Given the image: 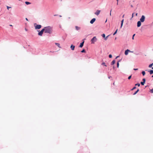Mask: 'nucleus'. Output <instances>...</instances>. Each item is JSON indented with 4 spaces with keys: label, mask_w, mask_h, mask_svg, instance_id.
Returning a JSON list of instances; mask_svg holds the SVG:
<instances>
[{
    "label": "nucleus",
    "mask_w": 153,
    "mask_h": 153,
    "mask_svg": "<svg viewBox=\"0 0 153 153\" xmlns=\"http://www.w3.org/2000/svg\"><path fill=\"white\" fill-rule=\"evenodd\" d=\"M148 72H149L150 74L151 75L153 74V70H151L150 71H149Z\"/></svg>",
    "instance_id": "nucleus-13"
},
{
    "label": "nucleus",
    "mask_w": 153,
    "mask_h": 153,
    "mask_svg": "<svg viewBox=\"0 0 153 153\" xmlns=\"http://www.w3.org/2000/svg\"><path fill=\"white\" fill-rule=\"evenodd\" d=\"M121 60H122V59H121L119 60L117 62H118V63H119V62H121Z\"/></svg>",
    "instance_id": "nucleus-39"
},
{
    "label": "nucleus",
    "mask_w": 153,
    "mask_h": 153,
    "mask_svg": "<svg viewBox=\"0 0 153 153\" xmlns=\"http://www.w3.org/2000/svg\"><path fill=\"white\" fill-rule=\"evenodd\" d=\"M114 68H115V67H114V66H113V69H114Z\"/></svg>",
    "instance_id": "nucleus-44"
},
{
    "label": "nucleus",
    "mask_w": 153,
    "mask_h": 153,
    "mask_svg": "<svg viewBox=\"0 0 153 153\" xmlns=\"http://www.w3.org/2000/svg\"><path fill=\"white\" fill-rule=\"evenodd\" d=\"M84 43V41H83L82 43H80V45H79V47H80V48L82 47V46L83 45Z\"/></svg>",
    "instance_id": "nucleus-12"
},
{
    "label": "nucleus",
    "mask_w": 153,
    "mask_h": 153,
    "mask_svg": "<svg viewBox=\"0 0 153 153\" xmlns=\"http://www.w3.org/2000/svg\"><path fill=\"white\" fill-rule=\"evenodd\" d=\"M139 90L138 89L135 92H134V93L133 94V95H135L139 91Z\"/></svg>",
    "instance_id": "nucleus-15"
},
{
    "label": "nucleus",
    "mask_w": 153,
    "mask_h": 153,
    "mask_svg": "<svg viewBox=\"0 0 153 153\" xmlns=\"http://www.w3.org/2000/svg\"><path fill=\"white\" fill-rule=\"evenodd\" d=\"M136 16H137V13H136V14H135Z\"/></svg>",
    "instance_id": "nucleus-46"
},
{
    "label": "nucleus",
    "mask_w": 153,
    "mask_h": 153,
    "mask_svg": "<svg viewBox=\"0 0 153 153\" xmlns=\"http://www.w3.org/2000/svg\"><path fill=\"white\" fill-rule=\"evenodd\" d=\"M117 2L118 1V0H116Z\"/></svg>",
    "instance_id": "nucleus-56"
},
{
    "label": "nucleus",
    "mask_w": 153,
    "mask_h": 153,
    "mask_svg": "<svg viewBox=\"0 0 153 153\" xmlns=\"http://www.w3.org/2000/svg\"><path fill=\"white\" fill-rule=\"evenodd\" d=\"M45 30V33H51L52 32V28L51 26L45 27L44 28Z\"/></svg>",
    "instance_id": "nucleus-1"
},
{
    "label": "nucleus",
    "mask_w": 153,
    "mask_h": 153,
    "mask_svg": "<svg viewBox=\"0 0 153 153\" xmlns=\"http://www.w3.org/2000/svg\"><path fill=\"white\" fill-rule=\"evenodd\" d=\"M134 13H133L132 15V17L131 18H132L133 17H134Z\"/></svg>",
    "instance_id": "nucleus-38"
},
{
    "label": "nucleus",
    "mask_w": 153,
    "mask_h": 153,
    "mask_svg": "<svg viewBox=\"0 0 153 153\" xmlns=\"http://www.w3.org/2000/svg\"><path fill=\"white\" fill-rule=\"evenodd\" d=\"M141 22H140V21H139L137 22V27H139L141 25Z\"/></svg>",
    "instance_id": "nucleus-7"
},
{
    "label": "nucleus",
    "mask_w": 153,
    "mask_h": 153,
    "mask_svg": "<svg viewBox=\"0 0 153 153\" xmlns=\"http://www.w3.org/2000/svg\"><path fill=\"white\" fill-rule=\"evenodd\" d=\"M25 3L26 4H27V5L30 4V2H28V1H26L25 2Z\"/></svg>",
    "instance_id": "nucleus-25"
},
{
    "label": "nucleus",
    "mask_w": 153,
    "mask_h": 153,
    "mask_svg": "<svg viewBox=\"0 0 153 153\" xmlns=\"http://www.w3.org/2000/svg\"><path fill=\"white\" fill-rule=\"evenodd\" d=\"M119 63H118V62H117V68L119 67Z\"/></svg>",
    "instance_id": "nucleus-28"
},
{
    "label": "nucleus",
    "mask_w": 153,
    "mask_h": 153,
    "mask_svg": "<svg viewBox=\"0 0 153 153\" xmlns=\"http://www.w3.org/2000/svg\"><path fill=\"white\" fill-rule=\"evenodd\" d=\"M124 22V19H123L122 21H121V23H123Z\"/></svg>",
    "instance_id": "nucleus-36"
},
{
    "label": "nucleus",
    "mask_w": 153,
    "mask_h": 153,
    "mask_svg": "<svg viewBox=\"0 0 153 153\" xmlns=\"http://www.w3.org/2000/svg\"><path fill=\"white\" fill-rule=\"evenodd\" d=\"M132 52V53H133V51H131V52Z\"/></svg>",
    "instance_id": "nucleus-50"
},
{
    "label": "nucleus",
    "mask_w": 153,
    "mask_h": 153,
    "mask_svg": "<svg viewBox=\"0 0 153 153\" xmlns=\"http://www.w3.org/2000/svg\"><path fill=\"white\" fill-rule=\"evenodd\" d=\"M138 69H137V68H134V69H133V70H134V71H137V70H138Z\"/></svg>",
    "instance_id": "nucleus-37"
},
{
    "label": "nucleus",
    "mask_w": 153,
    "mask_h": 153,
    "mask_svg": "<svg viewBox=\"0 0 153 153\" xmlns=\"http://www.w3.org/2000/svg\"><path fill=\"white\" fill-rule=\"evenodd\" d=\"M50 52H51V53H52V52L51 51H50Z\"/></svg>",
    "instance_id": "nucleus-54"
},
{
    "label": "nucleus",
    "mask_w": 153,
    "mask_h": 153,
    "mask_svg": "<svg viewBox=\"0 0 153 153\" xmlns=\"http://www.w3.org/2000/svg\"><path fill=\"white\" fill-rule=\"evenodd\" d=\"M55 45H57V46H58L59 48H61V47H60V44H59L58 43H55Z\"/></svg>",
    "instance_id": "nucleus-16"
},
{
    "label": "nucleus",
    "mask_w": 153,
    "mask_h": 153,
    "mask_svg": "<svg viewBox=\"0 0 153 153\" xmlns=\"http://www.w3.org/2000/svg\"><path fill=\"white\" fill-rule=\"evenodd\" d=\"M7 8L8 10H9V8H11V7H8V6H7Z\"/></svg>",
    "instance_id": "nucleus-35"
},
{
    "label": "nucleus",
    "mask_w": 153,
    "mask_h": 153,
    "mask_svg": "<svg viewBox=\"0 0 153 153\" xmlns=\"http://www.w3.org/2000/svg\"><path fill=\"white\" fill-rule=\"evenodd\" d=\"M96 41V36H94L91 40V44H94Z\"/></svg>",
    "instance_id": "nucleus-3"
},
{
    "label": "nucleus",
    "mask_w": 153,
    "mask_h": 153,
    "mask_svg": "<svg viewBox=\"0 0 153 153\" xmlns=\"http://www.w3.org/2000/svg\"><path fill=\"white\" fill-rule=\"evenodd\" d=\"M124 15H123V16H122V17H123H123H124Z\"/></svg>",
    "instance_id": "nucleus-47"
},
{
    "label": "nucleus",
    "mask_w": 153,
    "mask_h": 153,
    "mask_svg": "<svg viewBox=\"0 0 153 153\" xmlns=\"http://www.w3.org/2000/svg\"><path fill=\"white\" fill-rule=\"evenodd\" d=\"M85 52V50L84 49H83L81 51V52L82 53H84V52Z\"/></svg>",
    "instance_id": "nucleus-32"
},
{
    "label": "nucleus",
    "mask_w": 153,
    "mask_h": 153,
    "mask_svg": "<svg viewBox=\"0 0 153 153\" xmlns=\"http://www.w3.org/2000/svg\"><path fill=\"white\" fill-rule=\"evenodd\" d=\"M117 30H118V29H117L116 30V31H115V32L113 34V35H115L117 33Z\"/></svg>",
    "instance_id": "nucleus-20"
},
{
    "label": "nucleus",
    "mask_w": 153,
    "mask_h": 153,
    "mask_svg": "<svg viewBox=\"0 0 153 153\" xmlns=\"http://www.w3.org/2000/svg\"><path fill=\"white\" fill-rule=\"evenodd\" d=\"M131 52V51H130V50L127 49L125 51V55H127L128 54V52Z\"/></svg>",
    "instance_id": "nucleus-6"
},
{
    "label": "nucleus",
    "mask_w": 153,
    "mask_h": 153,
    "mask_svg": "<svg viewBox=\"0 0 153 153\" xmlns=\"http://www.w3.org/2000/svg\"><path fill=\"white\" fill-rule=\"evenodd\" d=\"M108 57L109 58H111L112 57V55L111 54H110L109 55Z\"/></svg>",
    "instance_id": "nucleus-27"
},
{
    "label": "nucleus",
    "mask_w": 153,
    "mask_h": 153,
    "mask_svg": "<svg viewBox=\"0 0 153 153\" xmlns=\"http://www.w3.org/2000/svg\"><path fill=\"white\" fill-rule=\"evenodd\" d=\"M150 92L151 93H153V88L152 89L150 90Z\"/></svg>",
    "instance_id": "nucleus-33"
},
{
    "label": "nucleus",
    "mask_w": 153,
    "mask_h": 153,
    "mask_svg": "<svg viewBox=\"0 0 153 153\" xmlns=\"http://www.w3.org/2000/svg\"><path fill=\"white\" fill-rule=\"evenodd\" d=\"M111 11H110V16H111Z\"/></svg>",
    "instance_id": "nucleus-40"
},
{
    "label": "nucleus",
    "mask_w": 153,
    "mask_h": 153,
    "mask_svg": "<svg viewBox=\"0 0 153 153\" xmlns=\"http://www.w3.org/2000/svg\"><path fill=\"white\" fill-rule=\"evenodd\" d=\"M152 77L153 78V75L152 76Z\"/></svg>",
    "instance_id": "nucleus-55"
},
{
    "label": "nucleus",
    "mask_w": 153,
    "mask_h": 153,
    "mask_svg": "<svg viewBox=\"0 0 153 153\" xmlns=\"http://www.w3.org/2000/svg\"><path fill=\"white\" fill-rule=\"evenodd\" d=\"M142 74L143 76H144L145 74L146 73L144 71H143L142 72Z\"/></svg>",
    "instance_id": "nucleus-18"
},
{
    "label": "nucleus",
    "mask_w": 153,
    "mask_h": 153,
    "mask_svg": "<svg viewBox=\"0 0 153 153\" xmlns=\"http://www.w3.org/2000/svg\"><path fill=\"white\" fill-rule=\"evenodd\" d=\"M152 51H153V49H152Z\"/></svg>",
    "instance_id": "nucleus-58"
},
{
    "label": "nucleus",
    "mask_w": 153,
    "mask_h": 153,
    "mask_svg": "<svg viewBox=\"0 0 153 153\" xmlns=\"http://www.w3.org/2000/svg\"><path fill=\"white\" fill-rule=\"evenodd\" d=\"M117 5L118 4V2H117Z\"/></svg>",
    "instance_id": "nucleus-48"
},
{
    "label": "nucleus",
    "mask_w": 153,
    "mask_h": 153,
    "mask_svg": "<svg viewBox=\"0 0 153 153\" xmlns=\"http://www.w3.org/2000/svg\"><path fill=\"white\" fill-rule=\"evenodd\" d=\"M71 48L72 50H74L75 48V46L72 45L71 46Z\"/></svg>",
    "instance_id": "nucleus-10"
},
{
    "label": "nucleus",
    "mask_w": 153,
    "mask_h": 153,
    "mask_svg": "<svg viewBox=\"0 0 153 153\" xmlns=\"http://www.w3.org/2000/svg\"><path fill=\"white\" fill-rule=\"evenodd\" d=\"M25 30H26V31H27V30L25 28Z\"/></svg>",
    "instance_id": "nucleus-53"
},
{
    "label": "nucleus",
    "mask_w": 153,
    "mask_h": 153,
    "mask_svg": "<svg viewBox=\"0 0 153 153\" xmlns=\"http://www.w3.org/2000/svg\"><path fill=\"white\" fill-rule=\"evenodd\" d=\"M115 61L114 60H113L111 62V65H114L115 64Z\"/></svg>",
    "instance_id": "nucleus-14"
},
{
    "label": "nucleus",
    "mask_w": 153,
    "mask_h": 153,
    "mask_svg": "<svg viewBox=\"0 0 153 153\" xmlns=\"http://www.w3.org/2000/svg\"><path fill=\"white\" fill-rule=\"evenodd\" d=\"M147 86H147H147H145V87H146H146H147Z\"/></svg>",
    "instance_id": "nucleus-52"
},
{
    "label": "nucleus",
    "mask_w": 153,
    "mask_h": 153,
    "mask_svg": "<svg viewBox=\"0 0 153 153\" xmlns=\"http://www.w3.org/2000/svg\"><path fill=\"white\" fill-rule=\"evenodd\" d=\"M145 83V82H140L141 84L142 85H144Z\"/></svg>",
    "instance_id": "nucleus-23"
},
{
    "label": "nucleus",
    "mask_w": 153,
    "mask_h": 153,
    "mask_svg": "<svg viewBox=\"0 0 153 153\" xmlns=\"http://www.w3.org/2000/svg\"><path fill=\"white\" fill-rule=\"evenodd\" d=\"M145 17L144 15L142 16L141 18L140 19V21L141 22H143L145 20Z\"/></svg>",
    "instance_id": "nucleus-2"
},
{
    "label": "nucleus",
    "mask_w": 153,
    "mask_h": 153,
    "mask_svg": "<svg viewBox=\"0 0 153 153\" xmlns=\"http://www.w3.org/2000/svg\"><path fill=\"white\" fill-rule=\"evenodd\" d=\"M102 36V37L103 38H105V34H104V33H103V34H102V35H101Z\"/></svg>",
    "instance_id": "nucleus-21"
},
{
    "label": "nucleus",
    "mask_w": 153,
    "mask_h": 153,
    "mask_svg": "<svg viewBox=\"0 0 153 153\" xmlns=\"http://www.w3.org/2000/svg\"><path fill=\"white\" fill-rule=\"evenodd\" d=\"M96 20V19L95 18L93 19L91 21L90 23L91 24H93Z\"/></svg>",
    "instance_id": "nucleus-8"
},
{
    "label": "nucleus",
    "mask_w": 153,
    "mask_h": 153,
    "mask_svg": "<svg viewBox=\"0 0 153 153\" xmlns=\"http://www.w3.org/2000/svg\"><path fill=\"white\" fill-rule=\"evenodd\" d=\"M123 23H121V25H120V28H121L123 25Z\"/></svg>",
    "instance_id": "nucleus-34"
},
{
    "label": "nucleus",
    "mask_w": 153,
    "mask_h": 153,
    "mask_svg": "<svg viewBox=\"0 0 153 153\" xmlns=\"http://www.w3.org/2000/svg\"><path fill=\"white\" fill-rule=\"evenodd\" d=\"M75 28H76V30H79L80 28L77 26H75Z\"/></svg>",
    "instance_id": "nucleus-17"
},
{
    "label": "nucleus",
    "mask_w": 153,
    "mask_h": 153,
    "mask_svg": "<svg viewBox=\"0 0 153 153\" xmlns=\"http://www.w3.org/2000/svg\"><path fill=\"white\" fill-rule=\"evenodd\" d=\"M149 67L150 68H152V69H153V62L149 65Z\"/></svg>",
    "instance_id": "nucleus-9"
},
{
    "label": "nucleus",
    "mask_w": 153,
    "mask_h": 153,
    "mask_svg": "<svg viewBox=\"0 0 153 153\" xmlns=\"http://www.w3.org/2000/svg\"><path fill=\"white\" fill-rule=\"evenodd\" d=\"M135 85V86L137 85V86H138L139 87V86H140V84L139 83H137V84H136Z\"/></svg>",
    "instance_id": "nucleus-24"
},
{
    "label": "nucleus",
    "mask_w": 153,
    "mask_h": 153,
    "mask_svg": "<svg viewBox=\"0 0 153 153\" xmlns=\"http://www.w3.org/2000/svg\"><path fill=\"white\" fill-rule=\"evenodd\" d=\"M131 7H133V5H131Z\"/></svg>",
    "instance_id": "nucleus-45"
},
{
    "label": "nucleus",
    "mask_w": 153,
    "mask_h": 153,
    "mask_svg": "<svg viewBox=\"0 0 153 153\" xmlns=\"http://www.w3.org/2000/svg\"><path fill=\"white\" fill-rule=\"evenodd\" d=\"M119 57V56H117L116 57V59H117V58H118Z\"/></svg>",
    "instance_id": "nucleus-41"
},
{
    "label": "nucleus",
    "mask_w": 153,
    "mask_h": 153,
    "mask_svg": "<svg viewBox=\"0 0 153 153\" xmlns=\"http://www.w3.org/2000/svg\"><path fill=\"white\" fill-rule=\"evenodd\" d=\"M109 36L110 35H108L106 36V37H105V38H104V39L105 40H107Z\"/></svg>",
    "instance_id": "nucleus-22"
},
{
    "label": "nucleus",
    "mask_w": 153,
    "mask_h": 153,
    "mask_svg": "<svg viewBox=\"0 0 153 153\" xmlns=\"http://www.w3.org/2000/svg\"><path fill=\"white\" fill-rule=\"evenodd\" d=\"M135 34H134L133 36H132V39H134V36H135Z\"/></svg>",
    "instance_id": "nucleus-31"
},
{
    "label": "nucleus",
    "mask_w": 153,
    "mask_h": 153,
    "mask_svg": "<svg viewBox=\"0 0 153 153\" xmlns=\"http://www.w3.org/2000/svg\"><path fill=\"white\" fill-rule=\"evenodd\" d=\"M107 21V19L105 21V22H106Z\"/></svg>",
    "instance_id": "nucleus-49"
},
{
    "label": "nucleus",
    "mask_w": 153,
    "mask_h": 153,
    "mask_svg": "<svg viewBox=\"0 0 153 153\" xmlns=\"http://www.w3.org/2000/svg\"><path fill=\"white\" fill-rule=\"evenodd\" d=\"M111 76H108V78H109V79H110V78H111Z\"/></svg>",
    "instance_id": "nucleus-43"
},
{
    "label": "nucleus",
    "mask_w": 153,
    "mask_h": 153,
    "mask_svg": "<svg viewBox=\"0 0 153 153\" xmlns=\"http://www.w3.org/2000/svg\"><path fill=\"white\" fill-rule=\"evenodd\" d=\"M42 27V26L41 25H37L35 26V29H39Z\"/></svg>",
    "instance_id": "nucleus-5"
},
{
    "label": "nucleus",
    "mask_w": 153,
    "mask_h": 153,
    "mask_svg": "<svg viewBox=\"0 0 153 153\" xmlns=\"http://www.w3.org/2000/svg\"><path fill=\"white\" fill-rule=\"evenodd\" d=\"M143 82L145 83L146 82V79L145 78H143L142 79Z\"/></svg>",
    "instance_id": "nucleus-30"
},
{
    "label": "nucleus",
    "mask_w": 153,
    "mask_h": 153,
    "mask_svg": "<svg viewBox=\"0 0 153 153\" xmlns=\"http://www.w3.org/2000/svg\"><path fill=\"white\" fill-rule=\"evenodd\" d=\"M101 65H104V66H107V65H105V62H102V64H101Z\"/></svg>",
    "instance_id": "nucleus-19"
},
{
    "label": "nucleus",
    "mask_w": 153,
    "mask_h": 153,
    "mask_svg": "<svg viewBox=\"0 0 153 153\" xmlns=\"http://www.w3.org/2000/svg\"><path fill=\"white\" fill-rule=\"evenodd\" d=\"M44 31L45 32V30H44V29L43 28V29H42L38 33V35L39 36H42Z\"/></svg>",
    "instance_id": "nucleus-4"
},
{
    "label": "nucleus",
    "mask_w": 153,
    "mask_h": 153,
    "mask_svg": "<svg viewBox=\"0 0 153 153\" xmlns=\"http://www.w3.org/2000/svg\"><path fill=\"white\" fill-rule=\"evenodd\" d=\"M131 76H132V75H130V76H129L128 77V79H131Z\"/></svg>",
    "instance_id": "nucleus-26"
},
{
    "label": "nucleus",
    "mask_w": 153,
    "mask_h": 153,
    "mask_svg": "<svg viewBox=\"0 0 153 153\" xmlns=\"http://www.w3.org/2000/svg\"><path fill=\"white\" fill-rule=\"evenodd\" d=\"M135 54H136V55H137L138 54H137V53H134Z\"/></svg>",
    "instance_id": "nucleus-51"
},
{
    "label": "nucleus",
    "mask_w": 153,
    "mask_h": 153,
    "mask_svg": "<svg viewBox=\"0 0 153 153\" xmlns=\"http://www.w3.org/2000/svg\"><path fill=\"white\" fill-rule=\"evenodd\" d=\"M25 19H26V20L27 21H28V19H27V18H25Z\"/></svg>",
    "instance_id": "nucleus-42"
},
{
    "label": "nucleus",
    "mask_w": 153,
    "mask_h": 153,
    "mask_svg": "<svg viewBox=\"0 0 153 153\" xmlns=\"http://www.w3.org/2000/svg\"><path fill=\"white\" fill-rule=\"evenodd\" d=\"M10 26H12V25H10Z\"/></svg>",
    "instance_id": "nucleus-57"
},
{
    "label": "nucleus",
    "mask_w": 153,
    "mask_h": 153,
    "mask_svg": "<svg viewBox=\"0 0 153 153\" xmlns=\"http://www.w3.org/2000/svg\"><path fill=\"white\" fill-rule=\"evenodd\" d=\"M136 88V86H134L131 89V90H134V89H135V88Z\"/></svg>",
    "instance_id": "nucleus-29"
},
{
    "label": "nucleus",
    "mask_w": 153,
    "mask_h": 153,
    "mask_svg": "<svg viewBox=\"0 0 153 153\" xmlns=\"http://www.w3.org/2000/svg\"><path fill=\"white\" fill-rule=\"evenodd\" d=\"M100 11H101L100 10H96V15L98 16V15H99L100 12Z\"/></svg>",
    "instance_id": "nucleus-11"
}]
</instances>
